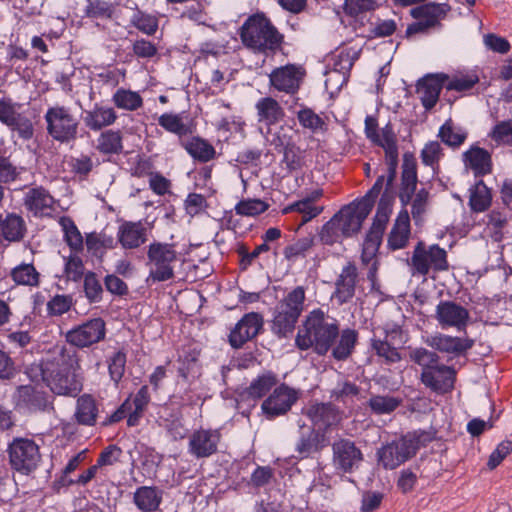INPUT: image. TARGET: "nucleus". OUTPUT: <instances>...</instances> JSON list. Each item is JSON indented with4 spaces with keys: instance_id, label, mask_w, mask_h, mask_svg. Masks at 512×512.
<instances>
[{
    "instance_id": "7ed1b4c3",
    "label": "nucleus",
    "mask_w": 512,
    "mask_h": 512,
    "mask_svg": "<svg viewBox=\"0 0 512 512\" xmlns=\"http://www.w3.org/2000/svg\"><path fill=\"white\" fill-rule=\"evenodd\" d=\"M240 37L247 48L264 54L275 52L283 42V35L263 13L248 17L241 27Z\"/></svg>"
},
{
    "instance_id": "a878e982",
    "label": "nucleus",
    "mask_w": 512,
    "mask_h": 512,
    "mask_svg": "<svg viewBox=\"0 0 512 512\" xmlns=\"http://www.w3.org/2000/svg\"><path fill=\"white\" fill-rule=\"evenodd\" d=\"M428 346L443 353L461 354L474 345L469 338L453 337L445 334H435L426 340Z\"/></svg>"
},
{
    "instance_id": "a18cd8bd",
    "label": "nucleus",
    "mask_w": 512,
    "mask_h": 512,
    "mask_svg": "<svg viewBox=\"0 0 512 512\" xmlns=\"http://www.w3.org/2000/svg\"><path fill=\"white\" fill-rule=\"evenodd\" d=\"M297 119L299 124L304 128L310 130L312 133L325 132L327 125L318 114L311 108L304 107L297 112Z\"/></svg>"
},
{
    "instance_id": "6e6d98bb",
    "label": "nucleus",
    "mask_w": 512,
    "mask_h": 512,
    "mask_svg": "<svg viewBox=\"0 0 512 512\" xmlns=\"http://www.w3.org/2000/svg\"><path fill=\"white\" fill-rule=\"evenodd\" d=\"M359 387L349 381L339 382L335 388L331 390L330 398L337 402L347 403L359 394Z\"/></svg>"
},
{
    "instance_id": "ddd939ff",
    "label": "nucleus",
    "mask_w": 512,
    "mask_h": 512,
    "mask_svg": "<svg viewBox=\"0 0 512 512\" xmlns=\"http://www.w3.org/2000/svg\"><path fill=\"white\" fill-rule=\"evenodd\" d=\"M305 74V69L295 64L275 68L269 75L270 86L279 92L293 95L300 89Z\"/></svg>"
},
{
    "instance_id": "7c9ffc66",
    "label": "nucleus",
    "mask_w": 512,
    "mask_h": 512,
    "mask_svg": "<svg viewBox=\"0 0 512 512\" xmlns=\"http://www.w3.org/2000/svg\"><path fill=\"white\" fill-rule=\"evenodd\" d=\"M451 7L446 4L428 3L411 9L410 14L417 20H424L433 27L440 26Z\"/></svg>"
},
{
    "instance_id": "0eeeda50",
    "label": "nucleus",
    "mask_w": 512,
    "mask_h": 512,
    "mask_svg": "<svg viewBox=\"0 0 512 512\" xmlns=\"http://www.w3.org/2000/svg\"><path fill=\"white\" fill-rule=\"evenodd\" d=\"M47 133L57 142L69 143L77 138L79 121L70 108L55 105L47 109L45 116Z\"/></svg>"
},
{
    "instance_id": "e433bc0d",
    "label": "nucleus",
    "mask_w": 512,
    "mask_h": 512,
    "mask_svg": "<svg viewBox=\"0 0 512 512\" xmlns=\"http://www.w3.org/2000/svg\"><path fill=\"white\" fill-rule=\"evenodd\" d=\"M492 203V194L483 180H479L470 188L469 206L474 212L486 211Z\"/></svg>"
},
{
    "instance_id": "2eb2a0df",
    "label": "nucleus",
    "mask_w": 512,
    "mask_h": 512,
    "mask_svg": "<svg viewBox=\"0 0 512 512\" xmlns=\"http://www.w3.org/2000/svg\"><path fill=\"white\" fill-rule=\"evenodd\" d=\"M370 204L366 202L351 203L344 206L333 218L345 237L357 233L370 213Z\"/></svg>"
},
{
    "instance_id": "13d9d810",
    "label": "nucleus",
    "mask_w": 512,
    "mask_h": 512,
    "mask_svg": "<svg viewBox=\"0 0 512 512\" xmlns=\"http://www.w3.org/2000/svg\"><path fill=\"white\" fill-rule=\"evenodd\" d=\"M489 135L499 145L512 146V119L497 122Z\"/></svg>"
},
{
    "instance_id": "2f4dec72",
    "label": "nucleus",
    "mask_w": 512,
    "mask_h": 512,
    "mask_svg": "<svg viewBox=\"0 0 512 512\" xmlns=\"http://www.w3.org/2000/svg\"><path fill=\"white\" fill-rule=\"evenodd\" d=\"M118 240L125 249L137 248L146 241V228L140 222H125L119 227Z\"/></svg>"
},
{
    "instance_id": "c03bdc74",
    "label": "nucleus",
    "mask_w": 512,
    "mask_h": 512,
    "mask_svg": "<svg viewBox=\"0 0 512 512\" xmlns=\"http://www.w3.org/2000/svg\"><path fill=\"white\" fill-rule=\"evenodd\" d=\"M97 150L103 154H118L122 151V134L120 131L107 130L97 139Z\"/></svg>"
},
{
    "instance_id": "9d476101",
    "label": "nucleus",
    "mask_w": 512,
    "mask_h": 512,
    "mask_svg": "<svg viewBox=\"0 0 512 512\" xmlns=\"http://www.w3.org/2000/svg\"><path fill=\"white\" fill-rule=\"evenodd\" d=\"M332 465L343 474H352L364 462V453L357 444L348 438H339L332 443Z\"/></svg>"
},
{
    "instance_id": "6e6552de",
    "label": "nucleus",
    "mask_w": 512,
    "mask_h": 512,
    "mask_svg": "<svg viewBox=\"0 0 512 512\" xmlns=\"http://www.w3.org/2000/svg\"><path fill=\"white\" fill-rule=\"evenodd\" d=\"M410 266L413 275L426 276L430 270L445 271L448 269L447 253L438 245L427 247L419 242L414 248Z\"/></svg>"
},
{
    "instance_id": "f257e3e1",
    "label": "nucleus",
    "mask_w": 512,
    "mask_h": 512,
    "mask_svg": "<svg viewBox=\"0 0 512 512\" xmlns=\"http://www.w3.org/2000/svg\"><path fill=\"white\" fill-rule=\"evenodd\" d=\"M80 369L77 352L62 348L43 364L42 378L54 394L75 397L82 390Z\"/></svg>"
},
{
    "instance_id": "0e129e2a",
    "label": "nucleus",
    "mask_w": 512,
    "mask_h": 512,
    "mask_svg": "<svg viewBox=\"0 0 512 512\" xmlns=\"http://www.w3.org/2000/svg\"><path fill=\"white\" fill-rule=\"evenodd\" d=\"M410 359L422 366L423 370H426L438 365L437 362L439 360V356L435 352L429 351L425 348H417L411 351Z\"/></svg>"
},
{
    "instance_id": "4468645a",
    "label": "nucleus",
    "mask_w": 512,
    "mask_h": 512,
    "mask_svg": "<svg viewBox=\"0 0 512 512\" xmlns=\"http://www.w3.org/2000/svg\"><path fill=\"white\" fill-rule=\"evenodd\" d=\"M221 438L218 429H196L188 438V452L196 459L208 458L217 453Z\"/></svg>"
},
{
    "instance_id": "423d86ee",
    "label": "nucleus",
    "mask_w": 512,
    "mask_h": 512,
    "mask_svg": "<svg viewBox=\"0 0 512 512\" xmlns=\"http://www.w3.org/2000/svg\"><path fill=\"white\" fill-rule=\"evenodd\" d=\"M399 199L403 206L411 204V214L418 222L426 213L429 205V192L422 188L416 192L417 170L415 164H405L402 172Z\"/></svg>"
},
{
    "instance_id": "c85d7f7f",
    "label": "nucleus",
    "mask_w": 512,
    "mask_h": 512,
    "mask_svg": "<svg viewBox=\"0 0 512 512\" xmlns=\"http://www.w3.org/2000/svg\"><path fill=\"white\" fill-rule=\"evenodd\" d=\"M259 123L271 126L280 122L284 116V109L279 102L272 97H264L258 100L255 105Z\"/></svg>"
},
{
    "instance_id": "dca6fc26",
    "label": "nucleus",
    "mask_w": 512,
    "mask_h": 512,
    "mask_svg": "<svg viewBox=\"0 0 512 512\" xmlns=\"http://www.w3.org/2000/svg\"><path fill=\"white\" fill-rule=\"evenodd\" d=\"M435 319L443 329L454 328L457 331L466 329L470 313L464 306L450 300L440 301L435 310Z\"/></svg>"
},
{
    "instance_id": "3c124183",
    "label": "nucleus",
    "mask_w": 512,
    "mask_h": 512,
    "mask_svg": "<svg viewBox=\"0 0 512 512\" xmlns=\"http://www.w3.org/2000/svg\"><path fill=\"white\" fill-rule=\"evenodd\" d=\"M268 208L269 204L260 199H245L235 206V212L237 215L255 217L267 211Z\"/></svg>"
},
{
    "instance_id": "bf43d9fd",
    "label": "nucleus",
    "mask_w": 512,
    "mask_h": 512,
    "mask_svg": "<svg viewBox=\"0 0 512 512\" xmlns=\"http://www.w3.org/2000/svg\"><path fill=\"white\" fill-rule=\"evenodd\" d=\"M391 211V200L387 197L386 194H384L378 204L376 215L371 227L384 233L386 225L389 221Z\"/></svg>"
},
{
    "instance_id": "a211bd4d",
    "label": "nucleus",
    "mask_w": 512,
    "mask_h": 512,
    "mask_svg": "<svg viewBox=\"0 0 512 512\" xmlns=\"http://www.w3.org/2000/svg\"><path fill=\"white\" fill-rule=\"evenodd\" d=\"M422 383L432 391L444 394L454 387L455 370L446 365H435L421 373Z\"/></svg>"
},
{
    "instance_id": "09e8293b",
    "label": "nucleus",
    "mask_w": 512,
    "mask_h": 512,
    "mask_svg": "<svg viewBox=\"0 0 512 512\" xmlns=\"http://www.w3.org/2000/svg\"><path fill=\"white\" fill-rule=\"evenodd\" d=\"M86 247L94 254H102L107 249L114 247V239L104 233L92 232L86 235Z\"/></svg>"
},
{
    "instance_id": "f704fd0d",
    "label": "nucleus",
    "mask_w": 512,
    "mask_h": 512,
    "mask_svg": "<svg viewBox=\"0 0 512 512\" xmlns=\"http://www.w3.org/2000/svg\"><path fill=\"white\" fill-rule=\"evenodd\" d=\"M98 407L91 395L84 394L77 400L75 418L81 425L92 426L96 423Z\"/></svg>"
},
{
    "instance_id": "37998d69",
    "label": "nucleus",
    "mask_w": 512,
    "mask_h": 512,
    "mask_svg": "<svg viewBox=\"0 0 512 512\" xmlns=\"http://www.w3.org/2000/svg\"><path fill=\"white\" fill-rule=\"evenodd\" d=\"M59 224L64 233V240L69 248L74 253L82 252L84 247L83 237L74 221L69 217H61Z\"/></svg>"
},
{
    "instance_id": "473e14b6",
    "label": "nucleus",
    "mask_w": 512,
    "mask_h": 512,
    "mask_svg": "<svg viewBox=\"0 0 512 512\" xmlns=\"http://www.w3.org/2000/svg\"><path fill=\"white\" fill-rule=\"evenodd\" d=\"M133 502L142 512H154L162 502V492L156 487L141 486L134 492Z\"/></svg>"
},
{
    "instance_id": "864d4df0",
    "label": "nucleus",
    "mask_w": 512,
    "mask_h": 512,
    "mask_svg": "<svg viewBox=\"0 0 512 512\" xmlns=\"http://www.w3.org/2000/svg\"><path fill=\"white\" fill-rule=\"evenodd\" d=\"M114 13L112 3L104 0H87L85 14L90 18L110 19Z\"/></svg>"
},
{
    "instance_id": "de8ad7c7",
    "label": "nucleus",
    "mask_w": 512,
    "mask_h": 512,
    "mask_svg": "<svg viewBox=\"0 0 512 512\" xmlns=\"http://www.w3.org/2000/svg\"><path fill=\"white\" fill-rule=\"evenodd\" d=\"M357 341V332L346 329L342 332L338 345L333 349V356L337 360H344L352 353Z\"/></svg>"
},
{
    "instance_id": "393cba45",
    "label": "nucleus",
    "mask_w": 512,
    "mask_h": 512,
    "mask_svg": "<svg viewBox=\"0 0 512 512\" xmlns=\"http://www.w3.org/2000/svg\"><path fill=\"white\" fill-rule=\"evenodd\" d=\"M374 143L381 146L385 151L387 163L389 165L390 173L387 177V187L391 186L395 177V166L398 161V147L396 142L395 133L390 125L384 127L378 138L372 140Z\"/></svg>"
},
{
    "instance_id": "72a5a7b5",
    "label": "nucleus",
    "mask_w": 512,
    "mask_h": 512,
    "mask_svg": "<svg viewBox=\"0 0 512 512\" xmlns=\"http://www.w3.org/2000/svg\"><path fill=\"white\" fill-rule=\"evenodd\" d=\"M182 146L193 159L202 163L209 162L216 156L215 148L208 141L200 137H192L189 140L183 141Z\"/></svg>"
},
{
    "instance_id": "bb28decb",
    "label": "nucleus",
    "mask_w": 512,
    "mask_h": 512,
    "mask_svg": "<svg viewBox=\"0 0 512 512\" xmlns=\"http://www.w3.org/2000/svg\"><path fill=\"white\" fill-rule=\"evenodd\" d=\"M83 120L90 130L100 131L113 125L117 120V114L112 107L95 104L91 110L85 111Z\"/></svg>"
},
{
    "instance_id": "5701e85b",
    "label": "nucleus",
    "mask_w": 512,
    "mask_h": 512,
    "mask_svg": "<svg viewBox=\"0 0 512 512\" xmlns=\"http://www.w3.org/2000/svg\"><path fill=\"white\" fill-rule=\"evenodd\" d=\"M447 80L446 74L439 73L429 74L418 82L417 93L426 109H432L436 105L440 91Z\"/></svg>"
},
{
    "instance_id": "e2e57ef3",
    "label": "nucleus",
    "mask_w": 512,
    "mask_h": 512,
    "mask_svg": "<svg viewBox=\"0 0 512 512\" xmlns=\"http://www.w3.org/2000/svg\"><path fill=\"white\" fill-rule=\"evenodd\" d=\"M372 347L379 357L385 359L388 363H396L400 361L401 356L397 349L391 346L387 340L374 339L372 341Z\"/></svg>"
},
{
    "instance_id": "20e7f679",
    "label": "nucleus",
    "mask_w": 512,
    "mask_h": 512,
    "mask_svg": "<svg viewBox=\"0 0 512 512\" xmlns=\"http://www.w3.org/2000/svg\"><path fill=\"white\" fill-rule=\"evenodd\" d=\"M305 289L298 286L290 291L274 309L272 331L281 337L291 334L304 310Z\"/></svg>"
},
{
    "instance_id": "ea45409f",
    "label": "nucleus",
    "mask_w": 512,
    "mask_h": 512,
    "mask_svg": "<svg viewBox=\"0 0 512 512\" xmlns=\"http://www.w3.org/2000/svg\"><path fill=\"white\" fill-rule=\"evenodd\" d=\"M438 137L447 146L458 148L465 142L467 132L463 128L456 126L452 119H448L440 127Z\"/></svg>"
},
{
    "instance_id": "8fccbe9b",
    "label": "nucleus",
    "mask_w": 512,
    "mask_h": 512,
    "mask_svg": "<svg viewBox=\"0 0 512 512\" xmlns=\"http://www.w3.org/2000/svg\"><path fill=\"white\" fill-rule=\"evenodd\" d=\"M443 155L441 144L438 141H430L422 149L420 158L424 165L431 167L435 171Z\"/></svg>"
},
{
    "instance_id": "680f3d73",
    "label": "nucleus",
    "mask_w": 512,
    "mask_h": 512,
    "mask_svg": "<svg viewBox=\"0 0 512 512\" xmlns=\"http://www.w3.org/2000/svg\"><path fill=\"white\" fill-rule=\"evenodd\" d=\"M84 292L90 302H99L102 299L103 288L95 273L85 274Z\"/></svg>"
},
{
    "instance_id": "4d7b16f0",
    "label": "nucleus",
    "mask_w": 512,
    "mask_h": 512,
    "mask_svg": "<svg viewBox=\"0 0 512 512\" xmlns=\"http://www.w3.org/2000/svg\"><path fill=\"white\" fill-rule=\"evenodd\" d=\"M131 24L147 35H154L158 29V19L141 11H137L131 18Z\"/></svg>"
},
{
    "instance_id": "4be33fe9",
    "label": "nucleus",
    "mask_w": 512,
    "mask_h": 512,
    "mask_svg": "<svg viewBox=\"0 0 512 512\" xmlns=\"http://www.w3.org/2000/svg\"><path fill=\"white\" fill-rule=\"evenodd\" d=\"M24 206L36 217L49 216L55 211V199L47 189L35 187L26 192Z\"/></svg>"
},
{
    "instance_id": "338daca9",
    "label": "nucleus",
    "mask_w": 512,
    "mask_h": 512,
    "mask_svg": "<svg viewBox=\"0 0 512 512\" xmlns=\"http://www.w3.org/2000/svg\"><path fill=\"white\" fill-rule=\"evenodd\" d=\"M126 355L125 353L118 351L108 361L109 374L111 379L118 383L125 372Z\"/></svg>"
},
{
    "instance_id": "052dcab7",
    "label": "nucleus",
    "mask_w": 512,
    "mask_h": 512,
    "mask_svg": "<svg viewBox=\"0 0 512 512\" xmlns=\"http://www.w3.org/2000/svg\"><path fill=\"white\" fill-rule=\"evenodd\" d=\"M283 163L289 171L300 169L304 165V151L295 144H287L284 148Z\"/></svg>"
},
{
    "instance_id": "6ab92c4d",
    "label": "nucleus",
    "mask_w": 512,
    "mask_h": 512,
    "mask_svg": "<svg viewBox=\"0 0 512 512\" xmlns=\"http://www.w3.org/2000/svg\"><path fill=\"white\" fill-rule=\"evenodd\" d=\"M304 414L319 430L337 425L342 419L341 411L332 403H311L304 409Z\"/></svg>"
},
{
    "instance_id": "4c0bfd02",
    "label": "nucleus",
    "mask_w": 512,
    "mask_h": 512,
    "mask_svg": "<svg viewBox=\"0 0 512 512\" xmlns=\"http://www.w3.org/2000/svg\"><path fill=\"white\" fill-rule=\"evenodd\" d=\"M324 447V435L315 429H308L306 434H302L296 444V451L300 458H306L312 453L320 451Z\"/></svg>"
},
{
    "instance_id": "412c9836",
    "label": "nucleus",
    "mask_w": 512,
    "mask_h": 512,
    "mask_svg": "<svg viewBox=\"0 0 512 512\" xmlns=\"http://www.w3.org/2000/svg\"><path fill=\"white\" fill-rule=\"evenodd\" d=\"M263 325L262 316L251 312L243 316L231 331L229 340L234 348L241 347L244 343L255 337Z\"/></svg>"
},
{
    "instance_id": "f3484780",
    "label": "nucleus",
    "mask_w": 512,
    "mask_h": 512,
    "mask_svg": "<svg viewBox=\"0 0 512 512\" xmlns=\"http://www.w3.org/2000/svg\"><path fill=\"white\" fill-rule=\"evenodd\" d=\"M295 390L282 384L275 388L272 394L262 403V411L269 418L287 413L297 400Z\"/></svg>"
},
{
    "instance_id": "c9c22d12",
    "label": "nucleus",
    "mask_w": 512,
    "mask_h": 512,
    "mask_svg": "<svg viewBox=\"0 0 512 512\" xmlns=\"http://www.w3.org/2000/svg\"><path fill=\"white\" fill-rule=\"evenodd\" d=\"M360 52L361 50L358 47H341L337 49L332 56L334 70L345 77L359 58Z\"/></svg>"
},
{
    "instance_id": "49530a36",
    "label": "nucleus",
    "mask_w": 512,
    "mask_h": 512,
    "mask_svg": "<svg viewBox=\"0 0 512 512\" xmlns=\"http://www.w3.org/2000/svg\"><path fill=\"white\" fill-rule=\"evenodd\" d=\"M158 124L166 131L180 137L191 133L189 126L183 122L182 117L178 114L165 113L159 117Z\"/></svg>"
},
{
    "instance_id": "b1692460",
    "label": "nucleus",
    "mask_w": 512,
    "mask_h": 512,
    "mask_svg": "<svg viewBox=\"0 0 512 512\" xmlns=\"http://www.w3.org/2000/svg\"><path fill=\"white\" fill-rule=\"evenodd\" d=\"M357 277V268L354 264L348 263L343 267L335 282V291L333 293V298L336 299L339 304L346 303L353 298Z\"/></svg>"
},
{
    "instance_id": "39448f33",
    "label": "nucleus",
    "mask_w": 512,
    "mask_h": 512,
    "mask_svg": "<svg viewBox=\"0 0 512 512\" xmlns=\"http://www.w3.org/2000/svg\"><path fill=\"white\" fill-rule=\"evenodd\" d=\"M180 253L175 244L153 242L148 246L147 265L149 266L148 280L164 282L174 278V265Z\"/></svg>"
},
{
    "instance_id": "cd10ccee",
    "label": "nucleus",
    "mask_w": 512,
    "mask_h": 512,
    "mask_svg": "<svg viewBox=\"0 0 512 512\" xmlns=\"http://www.w3.org/2000/svg\"><path fill=\"white\" fill-rule=\"evenodd\" d=\"M463 161L475 176H484L492 172V159L490 153L478 146H472L464 152Z\"/></svg>"
},
{
    "instance_id": "a19ab883",
    "label": "nucleus",
    "mask_w": 512,
    "mask_h": 512,
    "mask_svg": "<svg viewBox=\"0 0 512 512\" xmlns=\"http://www.w3.org/2000/svg\"><path fill=\"white\" fill-rule=\"evenodd\" d=\"M278 383L277 376L273 372H265L255 378L247 387L246 394L252 399H260Z\"/></svg>"
},
{
    "instance_id": "69168bd1",
    "label": "nucleus",
    "mask_w": 512,
    "mask_h": 512,
    "mask_svg": "<svg viewBox=\"0 0 512 512\" xmlns=\"http://www.w3.org/2000/svg\"><path fill=\"white\" fill-rule=\"evenodd\" d=\"M77 254L74 253L68 256L65 263L66 277L74 282L79 281L84 275V264Z\"/></svg>"
},
{
    "instance_id": "c756f323",
    "label": "nucleus",
    "mask_w": 512,
    "mask_h": 512,
    "mask_svg": "<svg viewBox=\"0 0 512 512\" xmlns=\"http://www.w3.org/2000/svg\"><path fill=\"white\" fill-rule=\"evenodd\" d=\"M410 236V217L407 210L401 211L388 236V246L392 250L406 247Z\"/></svg>"
},
{
    "instance_id": "603ef678",
    "label": "nucleus",
    "mask_w": 512,
    "mask_h": 512,
    "mask_svg": "<svg viewBox=\"0 0 512 512\" xmlns=\"http://www.w3.org/2000/svg\"><path fill=\"white\" fill-rule=\"evenodd\" d=\"M21 139L29 140L33 137L34 128L31 120L22 113H17L7 124Z\"/></svg>"
},
{
    "instance_id": "9b49d317",
    "label": "nucleus",
    "mask_w": 512,
    "mask_h": 512,
    "mask_svg": "<svg viewBox=\"0 0 512 512\" xmlns=\"http://www.w3.org/2000/svg\"><path fill=\"white\" fill-rule=\"evenodd\" d=\"M420 442V436L407 434L381 448L378 452L379 462L385 469H394L415 455Z\"/></svg>"
},
{
    "instance_id": "f8f14e48",
    "label": "nucleus",
    "mask_w": 512,
    "mask_h": 512,
    "mask_svg": "<svg viewBox=\"0 0 512 512\" xmlns=\"http://www.w3.org/2000/svg\"><path fill=\"white\" fill-rule=\"evenodd\" d=\"M106 324L100 317L90 319L69 330L66 341L77 348H87L99 343L105 338Z\"/></svg>"
},
{
    "instance_id": "79ce46f5",
    "label": "nucleus",
    "mask_w": 512,
    "mask_h": 512,
    "mask_svg": "<svg viewBox=\"0 0 512 512\" xmlns=\"http://www.w3.org/2000/svg\"><path fill=\"white\" fill-rule=\"evenodd\" d=\"M113 104L122 110L136 111L143 106L141 95L130 89L119 88L112 96Z\"/></svg>"
},
{
    "instance_id": "58836bf2",
    "label": "nucleus",
    "mask_w": 512,
    "mask_h": 512,
    "mask_svg": "<svg viewBox=\"0 0 512 512\" xmlns=\"http://www.w3.org/2000/svg\"><path fill=\"white\" fill-rule=\"evenodd\" d=\"M10 276L17 285L37 287L40 283V273L31 263H21L14 267Z\"/></svg>"
},
{
    "instance_id": "774afa93",
    "label": "nucleus",
    "mask_w": 512,
    "mask_h": 512,
    "mask_svg": "<svg viewBox=\"0 0 512 512\" xmlns=\"http://www.w3.org/2000/svg\"><path fill=\"white\" fill-rule=\"evenodd\" d=\"M343 237L345 236L333 217L322 227L320 232L321 241L327 245L339 242Z\"/></svg>"
},
{
    "instance_id": "f03ea898",
    "label": "nucleus",
    "mask_w": 512,
    "mask_h": 512,
    "mask_svg": "<svg viewBox=\"0 0 512 512\" xmlns=\"http://www.w3.org/2000/svg\"><path fill=\"white\" fill-rule=\"evenodd\" d=\"M339 336L338 325L328 320L321 310H313L299 327L295 339L301 350L314 348L320 355L326 354Z\"/></svg>"
},
{
    "instance_id": "5fc2aeb1",
    "label": "nucleus",
    "mask_w": 512,
    "mask_h": 512,
    "mask_svg": "<svg viewBox=\"0 0 512 512\" xmlns=\"http://www.w3.org/2000/svg\"><path fill=\"white\" fill-rule=\"evenodd\" d=\"M401 403L396 397L392 396H372L369 400V407L376 414H389L393 412Z\"/></svg>"
},
{
    "instance_id": "1a4fd4ad",
    "label": "nucleus",
    "mask_w": 512,
    "mask_h": 512,
    "mask_svg": "<svg viewBox=\"0 0 512 512\" xmlns=\"http://www.w3.org/2000/svg\"><path fill=\"white\" fill-rule=\"evenodd\" d=\"M8 454L11 467L24 475L34 471L41 460L39 446L28 438H15L8 447Z\"/></svg>"
},
{
    "instance_id": "aec40b11",
    "label": "nucleus",
    "mask_w": 512,
    "mask_h": 512,
    "mask_svg": "<svg viewBox=\"0 0 512 512\" xmlns=\"http://www.w3.org/2000/svg\"><path fill=\"white\" fill-rule=\"evenodd\" d=\"M322 196L323 190L315 189L303 196L300 200L284 207L282 209V214L285 215L291 212L300 213L302 215V220L299 226H302L322 213L323 207L317 205V202L322 198Z\"/></svg>"
}]
</instances>
